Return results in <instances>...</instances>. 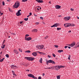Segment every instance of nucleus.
Here are the masks:
<instances>
[{"mask_svg": "<svg viewBox=\"0 0 79 79\" xmlns=\"http://www.w3.org/2000/svg\"><path fill=\"white\" fill-rule=\"evenodd\" d=\"M20 6V3L19 2L17 1L16 2L14 5L13 6V8H18Z\"/></svg>", "mask_w": 79, "mask_h": 79, "instance_id": "f257e3e1", "label": "nucleus"}, {"mask_svg": "<svg viewBox=\"0 0 79 79\" xmlns=\"http://www.w3.org/2000/svg\"><path fill=\"white\" fill-rule=\"evenodd\" d=\"M25 59L28 60V61H33L35 60V58L31 57H25Z\"/></svg>", "mask_w": 79, "mask_h": 79, "instance_id": "f03ea898", "label": "nucleus"}, {"mask_svg": "<svg viewBox=\"0 0 79 79\" xmlns=\"http://www.w3.org/2000/svg\"><path fill=\"white\" fill-rule=\"evenodd\" d=\"M44 47V45H42L37 46L36 47V48H37V49H39V50H42V49H43Z\"/></svg>", "mask_w": 79, "mask_h": 79, "instance_id": "7ed1b4c3", "label": "nucleus"}, {"mask_svg": "<svg viewBox=\"0 0 79 79\" xmlns=\"http://www.w3.org/2000/svg\"><path fill=\"white\" fill-rule=\"evenodd\" d=\"M71 19V17H64V21H68L69 20V19Z\"/></svg>", "mask_w": 79, "mask_h": 79, "instance_id": "20e7f679", "label": "nucleus"}, {"mask_svg": "<svg viewBox=\"0 0 79 79\" xmlns=\"http://www.w3.org/2000/svg\"><path fill=\"white\" fill-rule=\"evenodd\" d=\"M20 11H21V10H19L18 11L17 13L16 14L17 16H19L21 15V13H20Z\"/></svg>", "mask_w": 79, "mask_h": 79, "instance_id": "39448f33", "label": "nucleus"}, {"mask_svg": "<svg viewBox=\"0 0 79 79\" xmlns=\"http://www.w3.org/2000/svg\"><path fill=\"white\" fill-rule=\"evenodd\" d=\"M25 40H27V41H29V40H32V38L31 37H25Z\"/></svg>", "mask_w": 79, "mask_h": 79, "instance_id": "423d86ee", "label": "nucleus"}, {"mask_svg": "<svg viewBox=\"0 0 79 79\" xmlns=\"http://www.w3.org/2000/svg\"><path fill=\"white\" fill-rule=\"evenodd\" d=\"M48 63H52V64H55V62H54V61L52 60H49L48 61Z\"/></svg>", "mask_w": 79, "mask_h": 79, "instance_id": "0eeeda50", "label": "nucleus"}, {"mask_svg": "<svg viewBox=\"0 0 79 79\" xmlns=\"http://www.w3.org/2000/svg\"><path fill=\"white\" fill-rule=\"evenodd\" d=\"M59 26V23H56L54 24L53 25L51 26V27H57Z\"/></svg>", "mask_w": 79, "mask_h": 79, "instance_id": "6e6552de", "label": "nucleus"}, {"mask_svg": "<svg viewBox=\"0 0 79 79\" xmlns=\"http://www.w3.org/2000/svg\"><path fill=\"white\" fill-rule=\"evenodd\" d=\"M76 45V43L73 42V43H72L70 44H69V46H70V47H73V46H74Z\"/></svg>", "mask_w": 79, "mask_h": 79, "instance_id": "1a4fd4ad", "label": "nucleus"}, {"mask_svg": "<svg viewBox=\"0 0 79 79\" xmlns=\"http://www.w3.org/2000/svg\"><path fill=\"white\" fill-rule=\"evenodd\" d=\"M64 26L65 27H68L70 26V23H65L64 24Z\"/></svg>", "mask_w": 79, "mask_h": 79, "instance_id": "9d476101", "label": "nucleus"}, {"mask_svg": "<svg viewBox=\"0 0 79 79\" xmlns=\"http://www.w3.org/2000/svg\"><path fill=\"white\" fill-rule=\"evenodd\" d=\"M56 9H60L61 8V6L58 5H56L55 6Z\"/></svg>", "mask_w": 79, "mask_h": 79, "instance_id": "9b49d317", "label": "nucleus"}, {"mask_svg": "<svg viewBox=\"0 0 79 79\" xmlns=\"http://www.w3.org/2000/svg\"><path fill=\"white\" fill-rule=\"evenodd\" d=\"M28 77H32L33 78V77H34V75L32 74H30L27 75Z\"/></svg>", "mask_w": 79, "mask_h": 79, "instance_id": "f8f14e48", "label": "nucleus"}, {"mask_svg": "<svg viewBox=\"0 0 79 79\" xmlns=\"http://www.w3.org/2000/svg\"><path fill=\"white\" fill-rule=\"evenodd\" d=\"M65 68L64 66L59 65V69H60L61 68Z\"/></svg>", "mask_w": 79, "mask_h": 79, "instance_id": "ddd939ff", "label": "nucleus"}, {"mask_svg": "<svg viewBox=\"0 0 79 79\" xmlns=\"http://www.w3.org/2000/svg\"><path fill=\"white\" fill-rule=\"evenodd\" d=\"M32 55L34 56H36L37 55V52H34L32 53Z\"/></svg>", "mask_w": 79, "mask_h": 79, "instance_id": "4468645a", "label": "nucleus"}, {"mask_svg": "<svg viewBox=\"0 0 79 79\" xmlns=\"http://www.w3.org/2000/svg\"><path fill=\"white\" fill-rule=\"evenodd\" d=\"M13 52H14V53H15V54H18V53H19V52H18V51H17V50H16V49H14Z\"/></svg>", "mask_w": 79, "mask_h": 79, "instance_id": "2eb2a0df", "label": "nucleus"}, {"mask_svg": "<svg viewBox=\"0 0 79 79\" xmlns=\"http://www.w3.org/2000/svg\"><path fill=\"white\" fill-rule=\"evenodd\" d=\"M38 3H43V0H35Z\"/></svg>", "mask_w": 79, "mask_h": 79, "instance_id": "dca6fc26", "label": "nucleus"}, {"mask_svg": "<svg viewBox=\"0 0 79 79\" xmlns=\"http://www.w3.org/2000/svg\"><path fill=\"white\" fill-rule=\"evenodd\" d=\"M55 69L56 70L59 69V65H56L55 66Z\"/></svg>", "mask_w": 79, "mask_h": 79, "instance_id": "f3484780", "label": "nucleus"}, {"mask_svg": "<svg viewBox=\"0 0 79 79\" xmlns=\"http://www.w3.org/2000/svg\"><path fill=\"white\" fill-rule=\"evenodd\" d=\"M13 67H14V68H18L17 67V66L16 65H12L11 66V68H14V69H15V68H13Z\"/></svg>", "mask_w": 79, "mask_h": 79, "instance_id": "a211bd4d", "label": "nucleus"}, {"mask_svg": "<svg viewBox=\"0 0 79 79\" xmlns=\"http://www.w3.org/2000/svg\"><path fill=\"white\" fill-rule=\"evenodd\" d=\"M12 73L13 74V75L14 76H17V75H16V74H15V72H14V71L12 70Z\"/></svg>", "mask_w": 79, "mask_h": 79, "instance_id": "6ab92c4d", "label": "nucleus"}, {"mask_svg": "<svg viewBox=\"0 0 79 79\" xmlns=\"http://www.w3.org/2000/svg\"><path fill=\"white\" fill-rule=\"evenodd\" d=\"M32 31L34 32H37V29H35L32 30Z\"/></svg>", "mask_w": 79, "mask_h": 79, "instance_id": "aec40b11", "label": "nucleus"}, {"mask_svg": "<svg viewBox=\"0 0 79 79\" xmlns=\"http://www.w3.org/2000/svg\"><path fill=\"white\" fill-rule=\"evenodd\" d=\"M59 53H61V52H63V50H59L57 51Z\"/></svg>", "mask_w": 79, "mask_h": 79, "instance_id": "412c9836", "label": "nucleus"}, {"mask_svg": "<svg viewBox=\"0 0 79 79\" xmlns=\"http://www.w3.org/2000/svg\"><path fill=\"white\" fill-rule=\"evenodd\" d=\"M74 26H75V25L74 24L70 23V26L73 27Z\"/></svg>", "mask_w": 79, "mask_h": 79, "instance_id": "4be33fe9", "label": "nucleus"}, {"mask_svg": "<svg viewBox=\"0 0 79 79\" xmlns=\"http://www.w3.org/2000/svg\"><path fill=\"white\" fill-rule=\"evenodd\" d=\"M56 77H57V79H60V75L57 76Z\"/></svg>", "mask_w": 79, "mask_h": 79, "instance_id": "5701e85b", "label": "nucleus"}, {"mask_svg": "<svg viewBox=\"0 0 79 79\" xmlns=\"http://www.w3.org/2000/svg\"><path fill=\"white\" fill-rule=\"evenodd\" d=\"M40 63H42V58H40Z\"/></svg>", "mask_w": 79, "mask_h": 79, "instance_id": "b1692460", "label": "nucleus"}, {"mask_svg": "<svg viewBox=\"0 0 79 79\" xmlns=\"http://www.w3.org/2000/svg\"><path fill=\"white\" fill-rule=\"evenodd\" d=\"M5 60V58H3L2 59H1L0 60V62H2V61H3V60Z\"/></svg>", "mask_w": 79, "mask_h": 79, "instance_id": "393cba45", "label": "nucleus"}, {"mask_svg": "<svg viewBox=\"0 0 79 79\" xmlns=\"http://www.w3.org/2000/svg\"><path fill=\"white\" fill-rule=\"evenodd\" d=\"M9 11H10V12H13V10H12L11 9L9 8Z\"/></svg>", "mask_w": 79, "mask_h": 79, "instance_id": "a878e982", "label": "nucleus"}, {"mask_svg": "<svg viewBox=\"0 0 79 79\" xmlns=\"http://www.w3.org/2000/svg\"><path fill=\"white\" fill-rule=\"evenodd\" d=\"M25 52H27V53H31V51H30V50H27Z\"/></svg>", "mask_w": 79, "mask_h": 79, "instance_id": "bb28decb", "label": "nucleus"}, {"mask_svg": "<svg viewBox=\"0 0 79 79\" xmlns=\"http://www.w3.org/2000/svg\"><path fill=\"white\" fill-rule=\"evenodd\" d=\"M61 28H57V31H60V30H61Z\"/></svg>", "mask_w": 79, "mask_h": 79, "instance_id": "cd10ccee", "label": "nucleus"}, {"mask_svg": "<svg viewBox=\"0 0 79 79\" xmlns=\"http://www.w3.org/2000/svg\"><path fill=\"white\" fill-rule=\"evenodd\" d=\"M29 34H26L25 35V38H26V37H29Z\"/></svg>", "mask_w": 79, "mask_h": 79, "instance_id": "c85d7f7f", "label": "nucleus"}, {"mask_svg": "<svg viewBox=\"0 0 79 79\" xmlns=\"http://www.w3.org/2000/svg\"><path fill=\"white\" fill-rule=\"evenodd\" d=\"M48 38V35H47L46 36H45V37H44V39H47Z\"/></svg>", "mask_w": 79, "mask_h": 79, "instance_id": "c756f323", "label": "nucleus"}, {"mask_svg": "<svg viewBox=\"0 0 79 79\" xmlns=\"http://www.w3.org/2000/svg\"><path fill=\"white\" fill-rule=\"evenodd\" d=\"M37 53H38L40 54H42H42H43V53L40 52L39 51H37Z\"/></svg>", "mask_w": 79, "mask_h": 79, "instance_id": "7c9ffc66", "label": "nucleus"}, {"mask_svg": "<svg viewBox=\"0 0 79 79\" xmlns=\"http://www.w3.org/2000/svg\"><path fill=\"white\" fill-rule=\"evenodd\" d=\"M70 58H71V56H70V55H69V57L68 58V59L70 60H71V59H70Z\"/></svg>", "mask_w": 79, "mask_h": 79, "instance_id": "2f4dec72", "label": "nucleus"}, {"mask_svg": "<svg viewBox=\"0 0 79 79\" xmlns=\"http://www.w3.org/2000/svg\"><path fill=\"white\" fill-rule=\"evenodd\" d=\"M24 20H25V21H27L28 20V18L24 19Z\"/></svg>", "mask_w": 79, "mask_h": 79, "instance_id": "473e14b6", "label": "nucleus"}, {"mask_svg": "<svg viewBox=\"0 0 79 79\" xmlns=\"http://www.w3.org/2000/svg\"><path fill=\"white\" fill-rule=\"evenodd\" d=\"M5 45H3L1 47L2 48H5Z\"/></svg>", "mask_w": 79, "mask_h": 79, "instance_id": "72a5a7b5", "label": "nucleus"}, {"mask_svg": "<svg viewBox=\"0 0 79 79\" xmlns=\"http://www.w3.org/2000/svg\"><path fill=\"white\" fill-rule=\"evenodd\" d=\"M19 50L20 52H22V49H21L19 48Z\"/></svg>", "mask_w": 79, "mask_h": 79, "instance_id": "f704fd0d", "label": "nucleus"}, {"mask_svg": "<svg viewBox=\"0 0 79 79\" xmlns=\"http://www.w3.org/2000/svg\"><path fill=\"white\" fill-rule=\"evenodd\" d=\"M6 56L7 58H9V55H8V54H6Z\"/></svg>", "mask_w": 79, "mask_h": 79, "instance_id": "c9c22d12", "label": "nucleus"}, {"mask_svg": "<svg viewBox=\"0 0 79 79\" xmlns=\"http://www.w3.org/2000/svg\"><path fill=\"white\" fill-rule=\"evenodd\" d=\"M27 0H22V2H27Z\"/></svg>", "mask_w": 79, "mask_h": 79, "instance_id": "e433bc0d", "label": "nucleus"}, {"mask_svg": "<svg viewBox=\"0 0 79 79\" xmlns=\"http://www.w3.org/2000/svg\"><path fill=\"white\" fill-rule=\"evenodd\" d=\"M52 56L53 57H56V55L54 54H52Z\"/></svg>", "mask_w": 79, "mask_h": 79, "instance_id": "4c0bfd02", "label": "nucleus"}, {"mask_svg": "<svg viewBox=\"0 0 79 79\" xmlns=\"http://www.w3.org/2000/svg\"><path fill=\"white\" fill-rule=\"evenodd\" d=\"M33 79H37V77H35L34 76V77H33Z\"/></svg>", "mask_w": 79, "mask_h": 79, "instance_id": "58836bf2", "label": "nucleus"}, {"mask_svg": "<svg viewBox=\"0 0 79 79\" xmlns=\"http://www.w3.org/2000/svg\"><path fill=\"white\" fill-rule=\"evenodd\" d=\"M54 46L56 48H58V46L57 45H54Z\"/></svg>", "mask_w": 79, "mask_h": 79, "instance_id": "ea45409f", "label": "nucleus"}, {"mask_svg": "<svg viewBox=\"0 0 79 79\" xmlns=\"http://www.w3.org/2000/svg\"><path fill=\"white\" fill-rule=\"evenodd\" d=\"M54 66L51 67V69H54Z\"/></svg>", "mask_w": 79, "mask_h": 79, "instance_id": "a19ab883", "label": "nucleus"}, {"mask_svg": "<svg viewBox=\"0 0 79 79\" xmlns=\"http://www.w3.org/2000/svg\"><path fill=\"white\" fill-rule=\"evenodd\" d=\"M74 9H73L72 8L70 9V10H71V11H74Z\"/></svg>", "mask_w": 79, "mask_h": 79, "instance_id": "79ce46f5", "label": "nucleus"}, {"mask_svg": "<svg viewBox=\"0 0 79 79\" xmlns=\"http://www.w3.org/2000/svg\"><path fill=\"white\" fill-rule=\"evenodd\" d=\"M35 24L38 25V24H39V22H36L35 23Z\"/></svg>", "mask_w": 79, "mask_h": 79, "instance_id": "37998d69", "label": "nucleus"}, {"mask_svg": "<svg viewBox=\"0 0 79 79\" xmlns=\"http://www.w3.org/2000/svg\"><path fill=\"white\" fill-rule=\"evenodd\" d=\"M2 5H3V6H4V5H5V2H4V1H3L2 2Z\"/></svg>", "mask_w": 79, "mask_h": 79, "instance_id": "c03bdc74", "label": "nucleus"}, {"mask_svg": "<svg viewBox=\"0 0 79 79\" xmlns=\"http://www.w3.org/2000/svg\"><path fill=\"white\" fill-rule=\"evenodd\" d=\"M40 19H44V18H43V17H40Z\"/></svg>", "mask_w": 79, "mask_h": 79, "instance_id": "a18cd8bd", "label": "nucleus"}, {"mask_svg": "<svg viewBox=\"0 0 79 79\" xmlns=\"http://www.w3.org/2000/svg\"><path fill=\"white\" fill-rule=\"evenodd\" d=\"M32 15V13L31 12H30L29 13V16H31Z\"/></svg>", "mask_w": 79, "mask_h": 79, "instance_id": "49530a36", "label": "nucleus"}, {"mask_svg": "<svg viewBox=\"0 0 79 79\" xmlns=\"http://www.w3.org/2000/svg\"><path fill=\"white\" fill-rule=\"evenodd\" d=\"M48 69H51V67H48L47 68Z\"/></svg>", "mask_w": 79, "mask_h": 79, "instance_id": "de8ad7c7", "label": "nucleus"}, {"mask_svg": "<svg viewBox=\"0 0 79 79\" xmlns=\"http://www.w3.org/2000/svg\"><path fill=\"white\" fill-rule=\"evenodd\" d=\"M48 61H47V62H46V64H47V65H48Z\"/></svg>", "mask_w": 79, "mask_h": 79, "instance_id": "09e8293b", "label": "nucleus"}, {"mask_svg": "<svg viewBox=\"0 0 79 79\" xmlns=\"http://www.w3.org/2000/svg\"><path fill=\"white\" fill-rule=\"evenodd\" d=\"M48 57H49V58H51V56H49V55H48Z\"/></svg>", "mask_w": 79, "mask_h": 79, "instance_id": "8fccbe9b", "label": "nucleus"}, {"mask_svg": "<svg viewBox=\"0 0 79 79\" xmlns=\"http://www.w3.org/2000/svg\"><path fill=\"white\" fill-rule=\"evenodd\" d=\"M41 77L40 76L38 77V79H41Z\"/></svg>", "mask_w": 79, "mask_h": 79, "instance_id": "3c124183", "label": "nucleus"}, {"mask_svg": "<svg viewBox=\"0 0 79 79\" xmlns=\"http://www.w3.org/2000/svg\"><path fill=\"white\" fill-rule=\"evenodd\" d=\"M25 71H28V72H29V69L26 70Z\"/></svg>", "mask_w": 79, "mask_h": 79, "instance_id": "603ef678", "label": "nucleus"}, {"mask_svg": "<svg viewBox=\"0 0 79 79\" xmlns=\"http://www.w3.org/2000/svg\"><path fill=\"white\" fill-rule=\"evenodd\" d=\"M68 46H65L64 47V48H67V47H68Z\"/></svg>", "mask_w": 79, "mask_h": 79, "instance_id": "864d4df0", "label": "nucleus"}, {"mask_svg": "<svg viewBox=\"0 0 79 79\" xmlns=\"http://www.w3.org/2000/svg\"><path fill=\"white\" fill-rule=\"evenodd\" d=\"M34 16H36V17L37 16V15H35V14H34Z\"/></svg>", "mask_w": 79, "mask_h": 79, "instance_id": "5fc2aeb1", "label": "nucleus"}, {"mask_svg": "<svg viewBox=\"0 0 79 79\" xmlns=\"http://www.w3.org/2000/svg\"><path fill=\"white\" fill-rule=\"evenodd\" d=\"M45 76V74L43 73V76Z\"/></svg>", "mask_w": 79, "mask_h": 79, "instance_id": "6e6d98bb", "label": "nucleus"}, {"mask_svg": "<svg viewBox=\"0 0 79 79\" xmlns=\"http://www.w3.org/2000/svg\"><path fill=\"white\" fill-rule=\"evenodd\" d=\"M3 13H1V16H2V15H3Z\"/></svg>", "mask_w": 79, "mask_h": 79, "instance_id": "4d7b16f0", "label": "nucleus"}, {"mask_svg": "<svg viewBox=\"0 0 79 79\" xmlns=\"http://www.w3.org/2000/svg\"><path fill=\"white\" fill-rule=\"evenodd\" d=\"M10 32L11 34H13V33L11 32Z\"/></svg>", "mask_w": 79, "mask_h": 79, "instance_id": "13d9d810", "label": "nucleus"}, {"mask_svg": "<svg viewBox=\"0 0 79 79\" xmlns=\"http://www.w3.org/2000/svg\"><path fill=\"white\" fill-rule=\"evenodd\" d=\"M68 47L69 48V49H71V47Z\"/></svg>", "mask_w": 79, "mask_h": 79, "instance_id": "bf43d9fd", "label": "nucleus"}, {"mask_svg": "<svg viewBox=\"0 0 79 79\" xmlns=\"http://www.w3.org/2000/svg\"><path fill=\"white\" fill-rule=\"evenodd\" d=\"M71 32V31H69V33H70V32Z\"/></svg>", "mask_w": 79, "mask_h": 79, "instance_id": "052dcab7", "label": "nucleus"}, {"mask_svg": "<svg viewBox=\"0 0 79 79\" xmlns=\"http://www.w3.org/2000/svg\"><path fill=\"white\" fill-rule=\"evenodd\" d=\"M22 23H23V22H21L20 23V24H22Z\"/></svg>", "mask_w": 79, "mask_h": 79, "instance_id": "680f3d73", "label": "nucleus"}, {"mask_svg": "<svg viewBox=\"0 0 79 79\" xmlns=\"http://www.w3.org/2000/svg\"><path fill=\"white\" fill-rule=\"evenodd\" d=\"M77 19H79V17L78 16H77Z\"/></svg>", "mask_w": 79, "mask_h": 79, "instance_id": "e2e57ef3", "label": "nucleus"}, {"mask_svg": "<svg viewBox=\"0 0 79 79\" xmlns=\"http://www.w3.org/2000/svg\"><path fill=\"white\" fill-rule=\"evenodd\" d=\"M37 10H39V8H37Z\"/></svg>", "mask_w": 79, "mask_h": 79, "instance_id": "0e129e2a", "label": "nucleus"}, {"mask_svg": "<svg viewBox=\"0 0 79 79\" xmlns=\"http://www.w3.org/2000/svg\"><path fill=\"white\" fill-rule=\"evenodd\" d=\"M43 24H45V22H43Z\"/></svg>", "mask_w": 79, "mask_h": 79, "instance_id": "69168bd1", "label": "nucleus"}, {"mask_svg": "<svg viewBox=\"0 0 79 79\" xmlns=\"http://www.w3.org/2000/svg\"><path fill=\"white\" fill-rule=\"evenodd\" d=\"M13 34V35H16L15 33H13V34Z\"/></svg>", "mask_w": 79, "mask_h": 79, "instance_id": "338daca9", "label": "nucleus"}, {"mask_svg": "<svg viewBox=\"0 0 79 79\" xmlns=\"http://www.w3.org/2000/svg\"><path fill=\"white\" fill-rule=\"evenodd\" d=\"M49 3H50V4H51V2H49Z\"/></svg>", "mask_w": 79, "mask_h": 79, "instance_id": "774afa93", "label": "nucleus"}]
</instances>
